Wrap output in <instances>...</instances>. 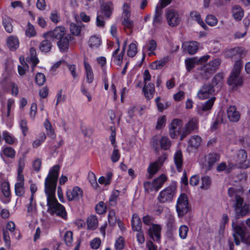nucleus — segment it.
Instances as JSON below:
<instances>
[{"instance_id": "nucleus-1", "label": "nucleus", "mask_w": 250, "mask_h": 250, "mask_svg": "<svg viewBox=\"0 0 250 250\" xmlns=\"http://www.w3.org/2000/svg\"><path fill=\"white\" fill-rule=\"evenodd\" d=\"M59 171L60 167L58 165H55L50 169L48 175L45 179L44 190L47 196L48 212L52 215L56 214L62 218L65 219L66 212L65 208L58 202L55 197Z\"/></svg>"}, {"instance_id": "nucleus-2", "label": "nucleus", "mask_w": 250, "mask_h": 250, "mask_svg": "<svg viewBox=\"0 0 250 250\" xmlns=\"http://www.w3.org/2000/svg\"><path fill=\"white\" fill-rule=\"evenodd\" d=\"M242 65V61L241 60L237 61L234 64L231 75L228 79V84L233 87L240 86L242 84L243 80L240 76Z\"/></svg>"}, {"instance_id": "nucleus-3", "label": "nucleus", "mask_w": 250, "mask_h": 250, "mask_svg": "<svg viewBox=\"0 0 250 250\" xmlns=\"http://www.w3.org/2000/svg\"><path fill=\"white\" fill-rule=\"evenodd\" d=\"M221 63L220 60L215 59L201 68V75L203 79H208L212 73L218 67Z\"/></svg>"}, {"instance_id": "nucleus-4", "label": "nucleus", "mask_w": 250, "mask_h": 250, "mask_svg": "<svg viewBox=\"0 0 250 250\" xmlns=\"http://www.w3.org/2000/svg\"><path fill=\"white\" fill-rule=\"evenodd\" d=\"M220 156L217 153H210L200 158L199 163L206 171L211 169L215 163L220 160Z\"/></svg>"}, {"instance_id": "nucleus-5", "label": "nucleus", "mask_w": 250, "mask_h": 250, "mask_svg": "<svg viewBox=\"0 0 250 250\" xmlns=\"http://www.w3.org/2000/svg\"><path fill=\"white\" fill-rule=\"evenodd\" d=\"M176 187L170 186L162 190L159 194L157 199L162 203L170 202L175 196Z\"/></svg>"}, {"instance_id": "nucleus-6", "label": "nucleus", "mask_w": 250, "mask_h": 250, "mask_svg": "<svg viewBox=\"0 0 250 250\" xmlns=\"http://www.w3.org/2000/svg\"><path fill=\"white\" fill-rule=\"evenodd\" d=\"M176 211L178 216L182 217L188 210V201L187 196L185 193H182L178 197L176 205Z\"/></svg>"}, {"instance_id": "nucleus-7", "label": "nucleus", "mask_w": 250, "mask_h": 250, "mask_svg": "<svg viewBox=\"0 0 250 250\" xmlns=\"http://www.w3.org/2000/svg\"><path fill=\"white\" fill-rule=\"evenodd\" d=\"M183 121L179 119H173L169 126V133L170 136L172 138H175L178 136H180V140L183 136Z\"/></svg>"}, {"instance_id": "nucleus-8", "label": "nucleus", "mask_w": 250, "mask_h": 250, "mask_svg": "<svg viewBox=\"0 0 250 250\" xmlns=\"http://www.w3.org/2000/svg\"><path fill=\"white\" fill-rule=\"evenodd\" d=\"M233 161L235 165L240 168H247L250 167V161L247 159V153L244 149L238 151Z\"/></svg>"}, {"instance_id": "nucleus-9", "label": "nucleus", "mask_w": 250, "mask_h": 250, "mask_svg": "<svg viewBox=\"0 0 250 250\" xmlns=\"http://www.w3.org/2000/svg\"><path fill=\"white\" fill-rule=\"evenodd\" d=\"M215 89L210 83L204 84L199 90L197 97L200 100H205L214 97Z\"/></svg>"}, {"instance_id": "nucleus-10", "label": "nucleus", "mask_w": 250, "mask_h": 250, "mask_svg": "<svg viewBox=\"0 0 250 250\" xmlns=\"http://www.w3.org/2000/svg\"><path fill=\"white\" fill-rule=\"evenodd\" d=\"M67 35L65 28L63 26H59L56 27L52 31L43 33V37L44 38H52L59 40Z\"/></svg>"}, {"instance_id": "nucleus-11", "label": "nucleus", "mask_w": 250, "mask_h": 250, "mask_svg": "<svg viewBox=\"0 0 250 250\" xmlns=\"http://www.w3.org/2000/svg\"><path fill=\"white\" fill-rule=\"evenodd\" d=\"M166 18L168 24L171 27L177 26L181 21V18L178 12L173 9H167Z\"/></svg>"}, {"instance_id": "nucleus-12", "label": "nucleus", "mask_w": 250, "mask_h": 250, "mask_svg": "<svg viewBox=\"0 0 250 250\" xmlns=\"http://www.w3.org/2000/svg\"><path fill=\"white\" fill-rule=\"evenodd\" d=\"M198 121L196 118L190 119L183 127V136L181 137L182 140L187 135L192 132L196 130L198 127Z\"/></svg>"}, {"instance_id": "nucleus-13", "label": "nucleus", "mask_w": 250, "mask_h": 250, "mask_svg": "<svg viewBox=\"0 0 250 250\" xmlns=\"http://www.w3.org/2000/svg\"><path fill=\"white\" fill-rule=\"evenodd\" d=\"M232 227L235 243L236 245H239L241 241L243 242V238L246 237L245 235V231L242 227L235 224L233 222L232 223Z\"/></svg>"}, {"instance_id": "nucleus-14", "label": "nucleus", "mask_w": 250, "mask_h": 250, "mask_svg": "<svg viewBox=\"0 0 250 250\" xmlns=\"http://www.w3.org/2000/svg\"><path fill=\"white\" fill-rule=\"evenodd\" d=\"M83 195V190L77 186L66 191V197L69 201H78L82 197Z\"/></svg>"}, {"instance_id": "nucleus-15", "label": "nucleus", "mask_w": 250, "mask_h": 250, "mask_svg": "<svg viewBox=\"0 0 250 250\" xmlns=\"http://www.w3.org/2000/svg\"><path fill=\"white\" fill-rule=\"evenodd\" d=\"M117 42L118 44V48L113 52L112 54V60L117 65H120L122 64L123 56L125 50V47L127 44V41H125L123 44V48L122 52L117 55L120 50V43L119 39H117Z\"/></svg>"}, {"instance_id": "nucleus-16", "label": "nucleus", "mask_w": 250, "mask_h": 250, "mask_svg": "<svg viewBox=\"0 0 250 250\" xmlns=\"http://www.w3.org/2000/svg\"><path fill=\"white\" fill-rule=\"evenodd\" d=\"M161 227L157 224H152L148 229V233L150 237L154 241H159L161 237Z\"/></svg>"}, {"instance_id": "nucleus-17", "label": "nucleus", "mask_w": 250, "mask_h": 250, "mask_svg": "<svg viewBox=\"0 0 250 250\" xmlns=\"http://www.w3.org/2000/svg\"><path fill=\"white\" fill-rule=\"evenodd\" d=\"M113 10V5L111 2L103 3L100 7V13L106 19H109Z\"/></svg>"}, {"instance_id": "nucleus-18", "label": "nucleus", "mask_w": 250, "mask_h": 250, "mask_svg": "<svg viewBox=\"0 0 250 250\" xmlns=\"http://www.w3.org/2000/svg\"><path fill=\"white\" fill-rule=\"evenodd\" d=\"M227 116L230 122H238L240 118V114L235 106H230L227 109Z\"/></svg>"}, {"instance_id": "nucleus-19", "label": "nucleus", "mask_w": 250, "mask_h": 250, "mask_svg": "<svg viewBox=\"0 0 250 250\" xmlns=\"http://www.w3.org/2000/svg\"><path fill=\"white\" fill-rule=\"evenodd\" d=\"M143 91L146 98L148 99H152L155 92L154 84L151 83L148 84L145 83L143 88Z\"/></svg>"}, {"instance_id": "nucleus-20", "label": "nucleus", "mask_w": 250, "mask_h": 250, "mask_svg": "<svg viewBox=\"0 0 250 250\" xmlns=\"http://www.w3.org/2000/svg\"><path fill=\"white\" fill-rule=\"evenodd\" d=\"M102 44V39L100 36L92 35L88 40V44L90 48L92 49L98 48Z\"/></svg>"}, {"instance_id": "nucleus-21", "label": "nucleus", "mask_w": 250, "mask_h": 250, "mask_svg": "<svg viewBox=\"0 0 250 250\" xmlns=\"http://www.w3.org/2000/svg\"><path fill=\"white\" fill-rule=\"evenodd\" d=\"M18 38L15 36H10L6 40V45L11 51H15L19 46Z\"/></svg>"}, {"instance_id": "nucleus-22", "label": "nucleus", "mask_w": 250, "mask_h": 250, "mask_svg": "<svg viewBox=\"0 0 250 250\" xmlns=\"http://www.w3.org/2000/svg\"><path fill=\"white\" fill-rule=\"evenodd\" d=\"M163 11L158 7H155L154 16L153 19L152 24L155 28L159 27L163 21Z\"/></svg>"}, {"instance_id": "nucleus-23", "label": "nucleus", "mask_w": 250, "mask_h": 250, "mask_svg": "<svg viewBox=\"0 0 250 250\" xmlns=\"http://www.w3.org/2000/svg\"><path fill=\"white\" fill-rule=\"evenodd\" d=\"M70 37L67 35L64 37L59 40L57 42V45L62 52L67 51L69 48Z\"/></svg>"}, {"instance_id": "nucleus-24", "label": "nucleus", "mask_w": 250, "mask_h": 250, "mask_svg": "<svg viewBox=\"0 0 250 250\" xmlns=\"http://www.w3.org/2000/svg\"><path fill=\"white\" fill-rule=\"evenodd\" d=\"M173 159L174 164L178 171L181 172L183 163V154L181 150H177L174 154Z\"/></svg>"}, {"instance_id": "nucleus-25", "label": "nucleus", "mask_w": 250, "mask_h": 250, "mask_svg": "<svg viewBox=\"0 0 250 250\" xmlns=\"http://www.w3.org/2000/svg\"><path fill=\"white\" fill-rule=\"evenodd\" d=\"M202 142L201 138L198 135L191 136L188 140V149H197L200 146Z\"/></svg>"}, {"instance_id": "nucleus-26", "label": "nucleus", "mask_w": 250, "mask_h": 250, "mask_svg": "<svg viewBox=\"0 0 250 250\" xmlns=\"http://www.w3.org/2000/svg\"><path fill=\"white\" fill-rule=\"evenodd\" d=\"M84 67L87 82L92 83L94 80V74L92 68L89 63L85 60L84 61Z\"/></svg>"}, {"instance_id": "nucleus-27", "label": "nucleus", "mask_w": 250, "mask_h": 250, "mask_svg": "<svg viewBox=\"0 0 250 250\" xmlns=\"http://www.w3.org/2000/svg\"><path fill=\"white\" fill-rule=\"evenodd\" d=\"M169 60V57L167 56L162 59L152 62L150 68L153 70L162 68Z\"/></svg>"}, {"instance_id": "nucleus-28", "label": "nucleus", "mask_w": 250, "mask_h": 250, "mask_svg": "<svg viewBox=\"0 0 250 250\" xmlns=\"http://www.w3.org/2000/svg\"><path fill=\"white\" fill-rule=\"evenodd\" d=\"M237 218L243 217L250 212V205L245 204L240 207V210H234Z\"/></svg>"}, {"instance_id": "nucleus-29", "label": "nucleus", "mask_w": 250, "mask_h": 250, "mask_svg": "<svg viewBox=\"0 0 250 250\" xmlns=\"http://www.w3.org/2000/svg\"><path fill=\"white\" fill-rule=\"evenodd\" d=\"M131 226L132 229L134 231H139V230H141L142 222L137 214H133L131 220Z\"/></svg>"}, {"instance_id": "nucleus-30", "label": "nucleus", "mask_w": 250, "mask_h": 250, "mask_svg": "<svg viewBox=\"0 0 250 250\" xmlns=\"http://www.w3.org/2000/svg\"><path fill=\"white\" fill-rule=\"evenodd\" d=\"M185 48L190 54H195L198 49L199 43L192 41L184 43Z\"/></svg>"}, {"instance_id": "nucleus-31", "label": "nucleus", "mask_w": 250, "mask_h": 250, "mask_svg": "<svg viewBox=\"0 0 250 250\" xmlns=\"http://www.w3.org/2000/svg\"><path fill=\"white\" fill-rule=\"evenodd\" d=\"M2 23L4 29L7 32L9 33L12 32L13 30V21L9 17H3L2 18Z\"/></svg>"}, {"instance_id": "nucleus-32", "label": "nucleus", "mask_w": 250, "mask_h": 250, "mask_svg": "<svg viewBox=\"0 0 250 250\" xmlns=\"http://www.w3.org/2000/svg\"><path fill=\"white\" fill-rule=\"evenodd\" d=\"M233 17L237 21H240L244 16V11L239 5H234L232 10Z\"/></svg>"}, {"instance_id": "nucleus-33", "label": "nucleus", "mask_w": 250, "mask_h": 250, "mask_svg": "<svg viewBox=\"0 0 250 250\" xmlns=\"http://www.w3.org/2000/svg\"><path fill=\"white\" fill-rule=\"evenodd\" d=\"M190 16L192 20L196 21L204 29H207L208 27L202 20L201 15L199 12L195 11H192L190 13Z\"/></svg>"}, {"instance_id": "nucleus-34", "label": "nucleus", "mask_w": 250, "mask_h": 250, "mask_svg": "<svg viewBox=\"0 0 250 250\" xmlns=\"http://www.w3.org/2000/svg\"><path fill=\"white\" fill-rule=\"evenodd\" d=\"M98 220L94 215L89 216L86 221L87 229H89L94 230L98 227Z\"/></svg>"}, {"instance_id": "nucleus-35", "label": "nucleus", "mask_w": 250, "mask_h": 250, "mask_svg": "<svg viewBox=\"0 0 250 250\" xmlns=\"http://www.w3.org/2000/svg\"><path fill=\"white\" fill-rule=\"evenodd\" d=\"M25 35L28 38L35 37L37 35V32L34 26L29 22L27 23L25 27Z\"/></svg>"}, {"instance_id": "nucleus-36", "label": "nucleus", "mask_w": 250, "mask_h": 250, "mask_svg": "<svg viewBox=\"0 0 250 250\" xmlns=\"http://www.w3.org/2000/svg\"><path fill=\"white\" fill-rule=\"evenodd\" d=\"M45 39L42 41L40 44L39 48L40 50L44 53H47L50 51L52 47V44L48 39L45 38Z\"/></svg>"}, {"instance_id": "nucleus-37", "label": "nucleus", "mask_w": 250, "mask_h": 250, "mask_svg": "<svg viewBox=\"0 0 250 250\" xmlns=\"http://www.w3.org/2000/svg\"><path fill=\"white\" fill-rule=\"evenodd\" d=\"M160 167L156 162L151 163L147 169L149 174V178H151L154 174L157 173Z\"/></svg>"}, {"instance_id": "nucleus-38", "label": "nucleus", "mask_w": 250, "mask_h": 250, "mask_svg": "<svg viewBox=\"0 0 250 250\" xmlns=\"http://www.w3.org/2000/svg\"><path fill=\"white\" fill-rule=\"evenodd\" d=\"M146 47L147 51H149L148 55L151 56L155 54L154 51L157 47V43L155 40H150L147 42L146 45Z\"/></svg>"}, {"instance_id": "nucleus-39", "label": "nucleus", "mask_w": 250, "mask_h": 250, "mask_svg": "<svg viewBox=\"0 0 250 250\" xmlns=\"http://www.w3.org/2000/svg\"><path fill=\"white\" fill-rule=\"evenodd\" d=\"M2 154L5 155L7 157L14 158L15 156L16 151L11 147H4L2 149V152L0 153V155L1 156Z\"/></svg>"}, {"instance_id": "nucleus-40", "label": "nucleus", "mask_w": 250, "mask_h": 250, "mask_svg": "<svg viewBox=\"0 0 250 250\" xmlns=\"http://www.w3.org/2000/svg\"><path fill=\"white\" fill-rule=\"evenodd\" d=\"M137 53V42L134 41L129 45L128 49L127 51V55L130 57H133L136 55Z\"/></svg>"}, {"instance_id": "nucleus-41", "label": "nucleus", "mask_w": 250, "mask_h": 250, "mask_svg": "<svg viewBox=\"0 0 250 250\" xmlns=\"http://www.w3.org/2000/svg\"><path fill=\"white\" fill-rule=\"evenodd\" d=\"M244 204H245V203H244V200L243 198L239 195L236 194L234 196V203L233 204V207L234 210L239 211L240 207Z\"/></svg>"}, {"instance_id": "nucleus-42", "label": "nucleus", "mask_w": 250, "mask_h": 250, "mask_svg": "<svg viewBox=\"0 0 250 250\" xmlns=\"http://www.w3.org/2000/svg\"><path fill=\"white\" fill-rule=\"evenodd\" d=\"M44 126L46 130L47 135L52 139L55 138V134L54 131L48 119L45 120L44 123Z\"/></svg>"}, {"instance_id": "nucleus-43", "label": "nucleus", "mask_w": 250, "mask_h": 250, "mask_svg": "<svg viewBox=\"0 0 250 250\" xmlns=\"http://www.w3.org/2000/svg\"><path fill=\"white\" fill-rule=\"evenodd\" d=\"M166 180V176L164 174H162L159 177L154 180L153 182V185L157 189H158L163 186Z\"/></svg>"}, {"instance_id": "nucleus-44", "label": "nucleus", "mask_w": 250, "mask_h": 250, "mask_svg": "<svg viewBox=\"0 0 250 250\" xmlns=\"http://www.w3.org/2000/svg\"><path fill=\"white\" fill-rule=\"evenodd\" d=\"M197 59L196 58H188L185 60V64L187 70L188 72H190L197 64Z\"/></svg>"}, {"instance_id": "nucleus-45", "label": "nucleus", "mask_w": 250, "mask_h": 250, "mask_svg": "<svg viewBox=\"0 0 250 250\" xmlns=\"http://www.w3.org/2000/svg\"><path fill=\"white\" fill-rule=\"evenodd\" d=\"M46 139V135L44 133H40L39 137L34 140L32 143V146L36 148L40 146Z\"/></svg>"}, {"instance_id": "nucleus-46", "label": "nucleus", "mask_w": 250, "mask_h": 250, "mask_svg": "<svg viewBox=\"0 0 250 250\" xmlns=\"http://www.w3.org/2000/svg\"><path fill=\"white\" fill-rule=\"evenodd\" d=\"M108 221L109 225L111 226H114L118 221L115 212L114 210H109L108 213Z\"/></svg>"}, {"instance_id": "nucleus-47", "label": "nucleus", "mask_w": 250, "mask_h": 250, "mask_svg": "<svg viewBox=\"0 0 250 250\" xmlns=\"http://www.w3.org/2000/svg\"><path fill=\"white\" fill-rule=\"evenodd\" d=\"M50 20L54 23H58L61 21L60 13L57 10H54L51 12L50 15Z\"/></svg>"}, {"instance_id": "nucleus-48", "label": "nucleus", "mask_w": 250, "mask_h": 250, "mask_svg": "<svg viewBox=\"0 0 250 250\" xmlns=\"http://www.w3.org/2000/svg\"><path fill=\"white\" fill-rule=\"evenodd\" d=\"M201 181V188L205 190L208 189L211 185V179L210 177L208 176H204L202 178Z\"/></svg>"}, {"instance_id": "nucleus-49", "label": "nucleus", "mask_w": 250, "mask_h": 250, "mask_svg": "<svg viewBox=\"0 0 250 250\" xmlns=\"http://www.w3.org/2000/svg\"><path fill=\"white\" fill-rule=\"evenodd\" d=\"M179 235L182 239H185L188 236V228L186 225H182L179 228Z\"/></svg>"}, {"instance_id": "nucleus-50", "label": "nucleus", "mask_w": 250, "mask_h": 250, "mask_svg": "<svg viewBox=\"0 0 250 250\" xmlns=\"http://www.w3.org/2000/svg\"><path fill=\"white\" fill-rule=\"evenodd\" d=\"M2 136L5 142L8 144L12 145L15 142L16 138L6 131L3 132Z\"/></svg>"}, {"instance_id": "nucleus-51", "label": "nucleus", "mask_w": 250, "mask_h": 250, "mask_svg": "<svg viewBox=\"0 0 250 250\" xmlns=\"http://www.w3.org/2000/svg\"><path fill=\"white\" fill-rule=\"evenodd\" d=\"M215 100V98L214 97H211L203 104L202 107V110L208 111L211 109L214 104Z\"/></svg>"}, {"instance_id": "nucleus-52", "label": "nucleus", "mask_w": 250, "mask_h": 250, "mask_svg": "<svg viewBox=\"0 0 250 250\" xmlns=\"http://www.w3.org/2000/svg\"><path fill=\"white\" fill-rule=\"evenodd\" d=\"M15 191L16 195L21 196L24 193V184L16 183L15 185Z\"/></svg>"}, {"instance_id": "nucleus-53", "label": "nucleus", "mask_w": 250, "mask_h": 250, "mask_svg": "<svg viewBox=\"0 0 250 250\" xmlns=\"http://www.w3.org/2000/svg\"><path fill=\"white\" fill-rule=\"evenodd\" d=\"M161 147L165 150L168 149L171 145L170 141L167 137H162L160 141Z\"/></svg>"}, {"instance_id": "nucleus-54", "label": "nucleus", "mask_w": 250, "mask_h": 250, "mask_svg": "<svg viewBox=\"0 0 250 250\" xmlns=\"http://www.w3.org/2000/svg\"><path fill=\"white\" fill-rule=\"evenodd\" d=\"M206 21L207 23L210 26H214L218 23L217 18L212 15H208L206 17Z\"/></svg>"}, {"instance_id": "nucleus-55", "label": "nucleus", "mask_w": 250, "mask_h": 250, "mask_svg": "<svg viewBox=\"0 0 250 250\" xmlns=\"http://www.w3.org/2000/svg\"><path fill=\"white\" fill-rule=\"evenodd\" d=\"M167 219V225L168 228L170 230L175 229L176 227L174 217L171 215H168Z\"/></svg>"}, {"instance_id": "nucleus-56", "label": "nucleus", "mask_w": 250, "mask_h": 250, "mask_svg": "<svg viewBox=\"0 0 250 250\" xmlns=\"http://www.w3.org/2000/svg\"><path fill=\"white\" fill-rule=\"evenodd\" d=\"M70 31L73 35L79 36L81 33V28L76 23H71L70 24Z\"/></svg>"}, {"instance_id": "nucleus-57", "label": "nucleus", "mask_w": 250, "mask_h": 250, "mask_svg": "<svg viewBox=\"0 0 250 250\" xmlns=\"http://www.w3.org/2000/svg\"><path fill=\"white\" fill-rule=\"evenodd\" d=\"M119 190L114 189L112 191L109 199V202L111 206H114L116 204L117 198L119 196Z\"/></svg>"}, {"instance_id": "nucleus-58", "label": "nucleus", "mask_w": 250, "mask_h": 250, "mask_svg": "<svg viewBox=\"0 0 250 250\" xmlns=\"http://www.w3.org/2000/svg\"><path fill=\"white\" fill-rule=\"evenodd\" d=\"M1 188L3 195L6 197H9L10 195V186L8 183L6 182H3L1 184Z\"/></svg>"}, {"instance_id": "nucleus-59", "label": "nucleus", "mask_w": 250, "mask_h": 250, "mask_svg": "<svg viewBox=\"0 0 250 250\" xmlns=\"http://www.w3.org/2000/svg\"><path fill=\"white\" fill-rule=\"evenodd\" d=\"M30 53L31 55V57L30 60L32 63L33 67L35 66L39 62V60L36 57V49L34 48H31L30 50Z\"/></svg>"}, {"instance_id": "nucleus-60", "label": "nucleus", "mask_w": 250, "mask_h": 250, "mask_svg": "<svg viewBox=\"0 0 250 250\" xmlns=\"http://www.w3.org/2000/svg\"><path fill=\"white\" fill-rule=\"evenodd\" d=\"M166 121L167 118L165 116H162L158 118L156 125V129L159 130L164 127L166 125Z\"/></svg>"}, {"instance_id": "nucleus-61", "label": "nucleus", "mask_w": 250, "mask_h": 250, "mask_svg": "<svg viewBox=\"0 0 250 250\" xmlns=\"http://www.w3.org/2000/svg\"><path fill=\"white\" fill-rule=\"evenodd\" d=\"M122 24L125 28H127L131 30L133 27L134 24L133 21L129 19V17H124Z\"/></svg>"}, {"instance_id": "nucleus-62", "label": "nucleus", "mask_w": 250, "mask_h": 250, "mask_svg": "<svg viewBox=\"0 0 250 250\" xmlns=\"http://www.w3.org/2000/svg\"><path fill=\"white\" fill-rule=\"evenodd\" d=\"M64 240L67 246H70L73 242V233L71 231H67L64 236Z\"/></svg>"}, {"instance_id": "nucleus-63", "label": "nucleus", "mask_w": 250, "mask_h": 250, "mask_svg": "<svg viewBox=\"0 0 250 250\" xmlns=\"http://www.w3.org/2000/svg\"><path fill=\"white\" fill-rule=\"evenodd\" d=\"M18 73L20 76H23L26 71H27L29 69L28 65L24 62V63H21V65H19L18 67Z\"/></svg>"}, {"instance_id": "nucleus-64", "label": "nucleus", "mask_w": 250, "mask_h": 250, "mask_svg": "<svg viewBox=\"0 0 250 250\" xmlns=\"http://www.w3.org/2000/svg\"><path fill=\"white\" fill-rule=\"evenodd\" d=\"M125 246L124 238L120 236L116 241L115 248L116 250H122Z\"/></svg>"}]
</instances>
